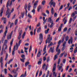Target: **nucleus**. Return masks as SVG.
I'll return each mask as SVG.
<instances>
[{
	"label": "nucleus",
	"mask_w": 77,
	"mask_h": 77,
	"mask_svg": "<svg viewBox=\"0 0 77 77\" xmlns=\"http://www.w3.org/2000/svg\"><path fill=\"white\" fill-rule=\"evenodd\" d=\"M11 37H12V35H11L10 34L9 35H8L7 37V39L8 40L9 39H11Z\"/></svg>",
	"instance_id": "bb28decb"
},
{
	"label": "nucleus",
	"mask_w": 77,
	"mask_h": 77,
	"mask_svg": "<svg viewBox=\"0 0 77 77\" xmlns=\"http://www.w3.org/2000/svg\"><path fill=\"white\" fill-rule=\"evenodd\" d=\"M41 54L40 52H38L37 55V57H39L41 56Z\"/></svg>",
	"instance_id": "412c9836"
},
{
	"label": "nucleus",
	"mask_w": 77,
	"mask_h": 77,
	"mask_svg": "<svg viewBox=\"0 0 77 77\" xmlns=\"http://www.w3.org/2000/svg\"><path fill=\"white\" fill-rule=\"evenodd\" d=\"M11 12H10V13H9V14H8V18H9V17H10V15H11Z\"/></svg>",
	"instance_id": "0e129e2a"
},
{
	"label": "nucleus",
	"mask_w": 77,
	"mask_h": 77,
	"mask_svg": "<svg viewBox=\"0 0 77 77\" xmlns=\"http://www.w3.org/2000/svg\"><path fill=\"white\" fill-rule=\"evenodd\" d=\"M76 17H77V16H75L73 17V21H74V20H75Z\"/></svg>",
	"instance_id": "052dcab7"
},
{
	"label": "nucleus",
	"mask_w": 77,
	"mask_h": 77,
	"mask_svg": "<svg viewBox=\"0 0 77 77\" xmlns=\"http://www.w3.org/2000/svg\"><path fill=\"white\" fill-rule=\"evenodd\" d=\"M39 70H37L36 73V75L35 77H37V76H38V73H39Z\"/></svg>",
	"instance_id": "603ef678"
},
{
	"label": "nucleus",
	"mask_w": 77,
	"mask_h": 77,
	"mask_svg": "<svg viewBox=\"0 0 77 77\" xmlns=\"http://www.w3.org/2000/svg\"><path fill=\"white\" fill-rule=\"evenodd\" d=\"M9 52L10 53H11V46H10L9 48Z\"/></svg>",
	"instance_id": "de8ad7c7"
},
{
	"label": "nucleus",
	"mask_w": 77,
	"mask_h": 77,
	"mask_svg": "<svg viewBox=\"0 0 77 77\" xmlns=\"http://www.w3.org/2000/svg\"><path fill=\"white\" fill-rule=\"evenodd\" d=\"M13 41H14V38H13V39L11 40V43H10V45H11V47L12 45V44H13Z\"/></svg>",
	"instance_id": "72a5a7b5"
},
{
	"label": "nucleus",
	"mask_w": 77,
	"mask_h": 77,
	"mask_svg": "<svg viewBox=\"0 0 77 77\" xmlns=\"http://www.w3.org/2000/svg\"><path fill=\"white\" fill-rule=\"evenodd\" d=\"M2 20H4V24H6V18L4 17H3L2 19Z\"/></svg>",
	"instance_id": "6ab92c4d"
},
{
	"label": "nucleus",
	"mask_w": 77,
	"mask_h": 77,
	"mask_svg": "<svg viewBox=\"0 0 77 77\" xmlns=\"http://www.w3.org/2000/svg\"><path fill=\"white\" fill-rule=\"evenodd\" d=\"M50 30V29H48L47 30H45V33L46 34H47V33H48V31Z\"/></svg>",
	"instance_id": "2f4dec72"
},
{
	"label": "nucleus",
	"mask_w": 77,
	"mask_h": 77,
	"mask_svg": "<svg viewBox=\"0 0 77 77\" xmlns=\"http://www.w3.org/2000/svg\"><path fill=\"white\" fill-rule=\"evenodd\" d=\"M77 52V47L75 48V51H74V53H76V52Z\"/></svg>",
	"instance_id": "4d7b16f0"
},
{
	"label": "nucleus",
	"mask_w": 77,
	"mask_h": 77,
	"mask_svg": "<svg viewBox=\"0 0 77 77\" xmlns=\"http://www.w3.org/2000/svg\"><path fill=\"white\" fill-rule=\"evenodd\" d=\"M27 4H26L25 5V7H24V9H25V11H27Z\"/></svg>",
	"instance_id": "7c9ffc66"
},
{
	"label": "nucleus",
	"mask_w": 77,
	"mask_h": 77,
	"mask_svg": "<svg viewBox=\"0 0 77 77\" xmlns=\"http://www.w3.org/2000/svg\"><path fill=\"white\" fill-rule=\"evenodd\" d=\"M21 17L22 18H24V12L21 13Z\"/></svg>",
	"instance_id": "ea45409f"
},
{
	"label": "nucleus",
	"mask_w": 77,
	"mask_h": 77,
	"mask_svg": "<svg viewBox=\"0 0 77 77\" xmlns=\"http://www.w3.org/2000/svg\"><path fill=\"white\" fill-rule=\"evenodd\" d=\"M27 76V72H26V71L25 72L24 75H22L20 77H25L26 76Z\"/></svg>",
	"instance_id": "aec40b11"
},
{
	"label": "nucleus",
	"mask_w": 77,
	"mask_h": 77,
	"mask_svg": "<svg viewBox=\"0 0 77 77\" xmlns=\"http://www.w3.org/2000/svg\"><path fill=\"white\" fill-rule=\"evenodd\" d=\"M72 41H73V38L72 37H70V39L68 41L69 44H70V42H71V44H72Z\"/></svg>",
	"instance_id": "9b49d317"
},
{
	"label": "nucleus",
	"mask_w": 77,
	"mask_h": 77,
	"mask_svg": "<svg viewBox=\"0 0 77 77\" xmlns=\"http://www.w3.org/2000/svg\"><path fill=\"white\" fill-rule=\"evenodd\" d=\"M65 53V52H64L63 53H62V54H61L60 55V57H62L63 56V55L64 54V53Z\"/></svg>",
	"instance_id": "e433bc0d"
},
{
	"label": "nucleus",
	"mask_w": 77,
	"mask_h": 77,
	"mask_svg": "<svg viewBox=\"0 0 77 77\" xmlns=\"http://www.w3.org/2000/svg\"><path fill=\"white\" fill-rule=\"evenodd\" d=\"M17 23H18V19H17L15 21V22L14 23L15 25H17Z\"/></svg>",
	"instance_id": "c03bdc74"
},
{
	"label": "nucleus",
	"mask_w": 77,
	"mask_h": 77,
	"mask_svg": "<svg viewBox=\"0 0 77 77\" xmlns=\"http://www.w3.org/2000/svg\"><path fill=\"white\" fill-rule=\"evenodd\" d=\"M66 42H64L63 43V47H65V45H66Z\"/></svg>",
	"instance_id": "a19ab883"
},
{
	"label": "nucleus",
	"mask_w": 77,
	"mask_h": 77,
	"mask_svg": "<svg viewBox=\"0 0 77 77\" xmlns=\"http://www.w3.org/2000/svg\"><path fill=\"white\" fill-rule=\"evenodd\" d=\"M32 12L35 14V9L33 8V9L32 11Z\"/></svg>",
	"instance_id": "a18cd8bd"
},
{
	"label": "nucleus",
	"mask_w": 77,
	"mask_h": 77,
	"mask_svg": "<svg viewBox=\"0 0 77 77\" xmlns=\"http://www.w3.org/2000/svg\"><path fill=\"white\" fill-rule=\"evenodd\" d=\"M48 22H50V23H52L53 22V21L51 20V17H49L48 19Z\"/></svg>",
	"instance_id": "4be33fe9"
},
{
	"label": "nucleus",
	"mask_w": 77,
	"mask_h": 77,
	"mask_svg": "<svg viewBox=\"0 0 77 77\" xmlns=\"http://www.w3.org/2000/svg\"><path fill=\"white\" fill-rule=\"evenodd\" d=\"M41 5H39L37 9L38 12H39L40 11V9H41Z\"/></svg>",
	"instance_id": "a878e982"
},
{
	"label": "nucleus",
	"mask_w": 77,
	"mask_h": 77,
	"mask_svg": "<svg viewBox=\"0 0 77 77\" xmlns=\"http://www.w3.org/2000/svg\"><path fill=\"white\" fill-rule=\"evenodd\" d=\"M54 51V48H52V47H51L50 48V49L49 51V53H50V52H51V53H53V51Z\"/></svg>",
	"instance_id": "f3484780"
},
{
	"label": "nucleus",
	"mask_w": 77,
	"mask_h": 77,
	"mask_svg": "<svg viewBox=\"0 0 77 77\" xmlns=\"http://www.w3.org/2000/svg\"><path fill=\"white\" fill-rule=\"evenodd\" d=\"M29 63H30L29 62H26V63H25V66L26 67V66H27V65H29Z\"/></svg>",
	"instance_id": "f704fd0d"
},
{
	"label": "nucleus",
	"mask_w": 77,
	"mask_h": 77,
	"mask_svg": "<svg viewBox=\"0 0 77 77\" xmlns=\"http://www.w3.org/2000/svg\"><path fill=\"white\" fill-rule=\"evenodd\" d=\"M16 0H12L11 1V2H10V3L9 5V6L10 7H11V6H12V2H15V1Z\"/></svg>",
	"instance_id": "b1692460"
},
{
	"label": "nucleus",
	"mask_w": 77,
	"mask_h": 77,
	"mask_svg": "<svg viewBox=\"0 0 77 77\" xmlns=\"http://www.w3.org/2000/svg\"><path fill=\"white\" fill-rule=\"evenodd\" d=\"M51 13L52 15H53V14H54V9H53V8H51Z\"/></svg>",
	"instance_id": "c756f323"
},
{
	"label": "nucleus",
	"mask_w": 77,
	"mask_h": 77,
	"mask_svg": "<svg viewBox=\"0 0 77 77\" xmlns=\"http://www.w3.org/2000/svg\"><path fill=\"white\" fill-rule=\"evenodd\" d=\"M5 36L4 37V35L3 37L2 38V43H3V42L4 41H5Z\"/></svg>",
	"instance_id": "473e14b6"
},
{
	"label": "nucleus",
	"mask_w": 77,
	"mask_h": 77,
	"mask_svg": "<svg viewBox=\"0 0 77 77\" xmlns=\"http://www.w3.org/2000/svg\"><path fill=\"white\" fill-rule=\"evenodd\" d=\"M49 74H50V71H48L47 72V74L46 76V77H48V75H49Z\"/></svg>",
	"instance_id": "37998d69"
},
{
	"label": "nucleus",
	"mask_w": 77,
	"mask_h": 77,
	"mask_svg": "<svg viewBox=\"0 0 77 77\" xmlns=\"http://www.w3.org/2000/svg\"><path fill=\"white\" fill-rule=\"evenodd\" d=\"M56 51L57 52V54L55 55L54 57V60H55L56 59H57V58L58 57V55H59L60 54V50L59 49L57 50V51H56Z\"/></svg>",
	"instance_id": "39448f33"
},
{
	"label": "nucleus",
	"mask_w": 77,
	"mask_h": 77,
	"mask_svg": "<svg viewBox=\"0 0 77 77\" xmlns=\"http://www.w3.org/2000/svg\"><path fill=\"white\" fill-rule=\"evenodd\" d=\"M8 40H5L4 45H3V46L2 48V50L1 51V55H2L3 54V51H4V50H4V52H6V50H7V49H8V45H6V43H8Z\"/></svg>",
	"instance_id": "f257e3e1"
},
{
	"label": "nucleus",
	"mask_w": 77,
	"mask_h": 77,
	"mask_svg": "<svg viewBox=\"0 0 77 77\" xmlns=\"http://www.w3.org/2000/svg\"><path fill=\"white\" fill-rule=\"evenodd\" d=\"M61 30H62V28H61V27H59V28H58V32H60Z\"/></svg>",
	"instance_id": "13d9d810"
},
{
	"label": "nucleus",
	"mask_w": 77,
	"mask_h": 77,
	"mask_svg": "<svg viewBox=\"0 0 77 77\" xmlns=\"http://www.w3.org/2000/svg\"><path fill=\"white\" fill-rule=\"evenodd\" d=\"M63 8V5H61L60 7V8L59 10L60 11V10H61V9H62Z\"/></svg>",
	"instance_id": "338daca9"
},
{
	"label": "nucleus",
	"mask_w": 77,
	"mask_h": 77,
	"mask_svg": "<svg viewBox=\"0 0 77 77\" xmlns=\"http://www.w3.org/2000/svg\"><path fill=\"white\" fill-rule=\"evenodd\" d=\"M52 5H53V7H55L56 6V3L54 2H52L51 4L50 7H52Z\"/></svg>",
	"instance_id": "ddd939ff"
},
{
	"label": "nucleus",
	"mask_w": 77,
	"mask_h": 77,
	"mask_svg": "<svg viewBox=\"0 0 77 77\" xmlns=\"http://www.w3.org/2000/svg\"><path fill=\"white\" fill-rule=\"evenodd\" d=\"M28 17H29V18H32V16L29 13L28 15Z\"/></svg>",
	"instance_id": "864d4df0"
},
{
	"label": "nucleus",
	"mask_w": 77,
	"mask_h": 77,
	"mask_svg": "<svg viewBox=\"0 0 77 77\" xmlns=\"http://www.w3.org/2000/svg\"><path fill=\"white\" fill-rule=\"evenodd\" d=\"M39 38L40 39H43V36L42 33L40 34Z\"/></svg>",
	"instance_id": "5701e85b"
},
{
	"label": "nucleus",
	"mask_w": 77,
	"mask_h": 77,
	"mask_svg": "<svg viewBox=\"0 0 77 77\" xmlns=\"http://www.w3.org/2000/svg\"><path fill=\"white\" fill-rule=\"evenodd\" d=\"M53 45V43L51 42V43H50V44H49L48 45V47L49 48H50V47L51 46V45Z\"/></svg>",
	"instance_id": "58836bf2"
},
{
	"label": "nucleus",
	"mask_w": 77,
	"mask_h": 77,
	"mask_svg": "<svg viewBox=\"0 0 77 77\" xmlns=\"http://www.w3.org/2000/svg\"><path fill=\"white\" fill-rule=\"evenodd\" d=\"M75 13H73L71 15V17H75Z\"/></svg>",
	"instance_id": "09e8293b"
},
{
	"label": "nucleus",
	"mask_w": 77,
	"mask_h": 77,
	"mask_svg": "<svg viewBox=\"0 0 77 77\" xmlns=\"http://www.w3.org/2000/svg\"><path fill=\"white\" fill-rule=\"evenodd\" d=\"M65 62H66V59H64L63 60V63H65Z\"/></svg>",
	"instance_id": "69168bd1"
},
{
	"label": "nucleus",
	"mask_w": 77,
	"mask_h": 77,
	"mask_svg": "<svg viewBox=\"0 0 77 77\" xmlns=\"http://www.w3.org/2000/svg\"><path fill=\"white\" fill-rule=\"evenodd\" d=\"M21 42V40H20L19 41L18 44V43H16V47H18V46H20V44Z\"/></svg>",
	"instance_id": "2eb2a0df"
},
{
	"label": "nucleus",
	"mask_w": 77,
	"mask_h": 77,
	"mask_svg": "<svg viewBox=\"0 0 77 77\" xmlns=\"http://www.w3.org/2000/svg\"><path fill=\"white\" fill-rule=\"evenodd\" d=\"M31 50H32V45H31L30 46V48L29 50V53H30V51H31Z\"/></svg>",
	"instance_id": "680f3d73"
},
{
	"label": "nucleus",
	"mask_w": 77,
	"mask_h": 77,
	"mask_svg": "<svg viewBox=\"0 0 77 77\" xmlns=\"http://www.w3.org/2000/svg\"><path fill=\"white\" fill-rule=\"evenodd\" d=\"M50 60V57H48L47 58V62H48Z\"/></svg>",
	"instance_id": "e2e57ef3"
},
{
	"label": "nucleus",
	"mask_w": 77,
	"mask_h": 77,
	"mask_svg": "<svg viewBox=\"0 0 77 77\" xmlns=\"http://www.w3.org/2000/svg\"><path fill=\"white\" fill-rule=\"evenodd\" d=\"M52 40V37L50 38V35H48L47 39L46 41V44H50L51 42V41Z\"/></svg>",
	"instance_id": "7ed1b4c3"
},
{
	"label": "nucleus",
	"mask_w": 77,
	"mask_h": 77,
	"mask_svg": "<svg viewBox=\"0 0 77 77\" xmlns=\"http://www.w3.org/2000/svg\"><path fill=\"white\" fill-rule=\"evenodd\" d=\"M41 27H39L37 30V33H39L41 32Z\"/></svg>",
	"instance_id": "393cba45"
},
{
	"label": "nucleus",
	"mask_w": 77,
	"mask_h": 77,
	"mask_svg": "<svg viewBox=\"0 0 77 77\" xmlns=\"http://www.w3.org/2000/svg\"><path fill=\"white\" fill-rule=\"evenodd\" d=\"M21 57L22 58V59H20V60L22 62H24V60L25 59H26V58H25V55H24V54H22Z\"/></svg>",
	"instance_id": "0eeeda50"
},
{
	"label": "nucleus",
	"mask_w": 77,
	"mask_h": 77,
	"mask_svg": "<svg viewBox=\"0 0 77 77\" xmlns=\"http://www.w3.org/2000/svg\"><path fill=\"white\" fill-rule=\"evenodd\" d=\"M3 7L2 8V9L1 10V13H0V17L2 16V14L3 13V11L4 10V8L3 7H5V5H3Z\"/></svg>",
	"instance_id": "f8f14e48"
},
{
	"label": "nucleus",
	"mask_w": 77,
	"mask_h": 77,
	"mask_svg": "<svg viewBox=\"0 0 77 77\" xmlns=\"http://www.w3.org/2000/svg\"><path fill=\"white\" fill-rule=\"evenodd\" d=\"M25 35H26V32H25L22 35V38L23 39H24V36H25Z\"/></svg>",
	"instance_id": "4c0bfd02"
},
{
	"label": "nucleus",
	"mask_w": 77,
	"mask_h": 77,
	"mask_svg": "<svg viewBox=\"0 0 77 77\" xmlns=\"http://www.w3.org/2000/svg\"><path fill=\"white\" fill-rule=\"evenodd\" d=\"M23 33V30H21L19 33V35L18 37V39L20 40L21 38V34Z\"/></svg>",
	"instance_id": "1a4fd4ad"
},
{
	"label": "nucleus",
	"mask_w": 77,
	"mask_h": 77,
	"mask_svg": "<svg viewBox=\"0 0 77 77\" xmlns=\"http://www.w3.org/2000/svg\"><path fill=\"white\" fill-rule=\"evenodd\" d=\"M62 68V66H60L59 67L58 70L59 71H60V69H61Z\"/></svg>",
	"instance_id": "bf43d9fd"
},
{
	"label": "nucleus",
	"mask_w": 77,
	"mask_h": 77,
	"mask_svg": "<svg viewBox=\"0 0 77 77\" xmlns=\"http://www.w3.org/2000/svg\"><path fill=\"white\" fill-rule=\"evenodd\" d=\"M7 32H8V27L7 26L6 28V30L4 34V37L6 36V33H7Z\"/></svg>",
	"instance_id": "dca6fc26"
},
{
	"label": "nucleus",
	"mask_w": 77,
	"mask_h": 77,
	"mask_svg": "<svg viewBox=\"0 0 77 77\" xmlns=\"http://www.w3.org/2000/svg\"><path fill=\"white\" fill-rule=\"evenodd\" d=\"M68 39H69V37H68V36H67L66 37V39H65L66 41H68Z\"/></svg>",
	"instance_id": "c9c22d12"
},
{
	"label": "nucleus",
	"mask_w": 77,
	"mask_h": 77,
	"mask_svg": "<svg viewBox=\"0 0 77 77\" xmlns=\"http://www.w3.org/2000/svg\"><path fill=\"white\" fill-rule=\"evenodd\" d=\"M9 3H10V1H8L7 4V5L6 7L7 8V12H6L5 15L7 16L8 14H9L10 13V8H8V6H9Z\"/></svg>",
	"instance_id": "f03ea898"
},
{
	"label": "nucleus",
	"mask_w": 77,
	"mask_h": 77,
	"mask_svg": "<svg viewBox=\"0 0 77 77\" xmlns=\"http://www.w3.org/2000/svg\"><path fill=\"white\" fill-rule=\"evenodd\" d=\"M38 1H36L34 3V6L33 7V9H36V8L38 6Z\"/></svg>",
	"instance_id": "6e6552de"
},
{
	"label": "nucleus",
	"mask_w": 77,
	"mask_h": 77,
	"mask_svg": "<svg viewBox=\"0 0 77 77\" xmlns=\"http://www.w3.org/2000/svg\"><path fill=\"white\" fill-rule=\"evenodd\" d=\"M60 59H59L58 62H57V64H58V65H59V64H60Z\"/></svg>",
	"instance_id": "3c124183"
},
{
	"label": "nucleus",
	"mask_w": 77,
	"mask_h": 77,
	"mask_svg": "<svg viewBox=\"0 0 77 77\" xmlns=\"http://www.w3.org/2000/svg\"><path fill=\"white\" fill-rule=\"evenodd\" d=\"M51 23V24L50 26V28H52V27H53V26H54V23H53V22Z\"/></svg>",
	"instance_id": "cd10ccee"
},
{
	"label": "nucleus",
	"mask_w": 77,
	"mask_h": 77,
	"mask_svg": "<svg viewBox=\"0 0 77 77\" xmlns=\"http://www.w3.org/2000/svg\"><path fill=\"white\" fill-rule=\"evenodd\" d=\"M75 35H76V36H77V29L75 30Z\"/></svg>",
	"instance_id": "774afa93"
},
{
	"label": "nucleus",
	"mask_w": 77,
	"mask_h": 77,
	"mask_svg": "<svg viewBox=\"0 0 77 77\" xmlns=\"http://www.w3.org/2000/svg\"><path fill=\"white\" fill-rule=\"evenodd\" d=\"M45 66H46V64H44L43 65L42 69H44L45 68Z\"/></svg>",
	"instance_id": "49530a36"
},
{
	"label": "nucleus",
	"mask_w": 77,
	"mask_h": 77,
	"mask_svg": "<svg viewBox=\"0 0 77 77\" xmlns=\"http://www.w3.org/2000/svg\"><path fill=\"white\" fill-rule=\"evenodd\" d=\"M45 0H44L42 2V4L43 5H45Z\"/></svg>",
	"instance_id": "5fc2aeb1"
},
{
	"label": "nucleus",
	"mask_w": 77,
	"mask_h": 77,
	"mask_svg": "<svg viewBox=\"0 0 77 77\" xmlns=\"http://www.w3.org/2000/svg\"><path fill=\"white\" fill-rule=\"evenodd\" d=\"M71 28H69V29L67 30V33H69V32H70V31H71Z\"/></svg>",
	"instance_id": "79ce46f5"
},
{
	"label": "nucleus",
	"mask_w": 77,
	"mask_h": 77,
	"mask_svg": "<svg viewBox=\"0 0 77 77\" xmlns=\"http://www.w3.org/2000/svg\"><path fill=\"white\" fill-rule=\"evenodd\" d=\"M61 43V40H60V41H59L58 42V45H57V48H56V51H57V50H58V49H59V48L60 46V45Z\"/></svg>",
	"instance_id": "9d476101"
},
{
	"label": "nucleus",
	"mask_w": 77,
	"mask_h": 77,
	"mask_svg": "<svg viewBox=\"0 0 77 77\" xmlns=\"http://www.w3.org/2000/svg\"><path fill=\"white\" fill-rule=\"evenodd\" d=\"M67 27H66L63 30V32H66V31H67Z\"/></svg>",
	"instance_id": "8fccbe9b"
},
{
	"label": "nucleus",
	"mask_w": 77,
	"mask_h": 77,
	"mask_svg": "<svg viewBox=\"0 0 77 77\" xmlns=\"http://www.w3.org/2000/svg\"><path fill=\"white\" fill-rule=\"evenodd\" d=\"M31 4L30 3H29V4L28 5V11H30V8H31Z\"/></svg>",
	"instance_id": "a211bd4d"
},
{
	"label": "nucleus",
	"mask_w": 77,
	"mask_h": 77,
	"mask_svg": "<svg viewBox=\"0 0 77 77\" xmlns=\"http://www.w3.org/2000/svg\"><path fill=\"white\" fill-rule=\"evenodd\" d=\"M3 57H2L1 58L0 63H1V67L2 68H3Z\"/></svg>",
	"instance_id": "4468645a"
},
{
	"label": "nucleus",
	"mask_w": 77,
	"mask_h": 77,
	"mask_svg": "<svg viewBox=\"0 0 77 77\" xmlns=\"http://www.w3.org/2000/svg\"><path fill=\"white\" fill-rule=\"evenodd\" d=\"M56 64H54L53 68V74L54 76L56 77L57 75H56V72H54L55 70H56Z\"/></svg>",
	"instance_id": "20e7f679"
},
{
	"label": "nucleus",
	"mask_w": 77,
	"mask_h": 77,
	"mask_svg": "<svg viewBox=\"0 0 77 77\" xmlns=\"http://www.w3.org/2000/svg\"><path fill=\"white\" fill-rule=\"evenodd\" d=\"M8 54L6 53V54L5 58V60H7L8 59Z\"/></svg>",
	"instance_id": "c85d7f7f"
},
{
	"label": "nucleus",
	"mask_w": 77,
	"mask_h": 77,
	"mask_svg": "<svg viewBox=\"0 0 77 77\" xmlns=\"http://www.w3.org/2000/svg\"><path fill=\"white\" fill-rule=\"evenodd\" d=\"M12 72L14 74V77H17V76L18 75V73H17V71H16V70H12Z\"/></svg>",
	"instance_id": "423d86ee"
},
{
	"label": "nucleus",
	"mask_w": 77,
	"mask_h": 77,
	"mask_svg": "<svg viewBox=\"0 0 77 77\" xmlns=\"http://www.w3.org/2000/svg\"><path fill=\"white\" fill-rule=\"evenodd\" d=\"M42 71H40L39 74V76H41V75H42Z\"/></svg>",
	"instance_id": "6e6d98bb"
}]
</instances>
